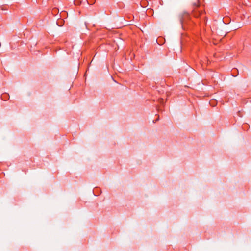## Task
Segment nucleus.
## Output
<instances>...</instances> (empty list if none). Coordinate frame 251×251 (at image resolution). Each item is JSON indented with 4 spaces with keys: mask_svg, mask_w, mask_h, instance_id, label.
Here are the masks:
<instances>
[{
    "mask_svg": "<svg viewBox=\"0 0 251 251\" xmlns=\"http://www.w3.org/2000/svg\"><path fill=\"white\" fill-rule=\"evenodd\" d=\"M193 14H194V15L195 16H196V17H197V16H197V15L195 13V12H194Z\"/></svg>",
    "mask_w": 251,
    "mask_h": 251,
    "instance_id": "3",
    "label": "nucleus"
},
{
    "mask_svg": "<svg viewBox=\"0 0 251 251\" xmlns=\"http://www.w3.org/2000/svg\"><path fill=\"white\" fill-rule=\"evenodd\" d=\"M95 2V0H87V3L88 4L90 5H92L94 4Z\"/></svg>",
    "mask_w": 251,
    "mask_h": 251,
    "instance_id": "1",
    "label": "nucleus"
},
{
    "mask_svg": "<svg viewBox=\"0 0 251 251\" xmlns=\"http://www.w3.org/2000/svg\"><path fill=\"white\" fill-rule=\"evenodd\" d=\"M194 5L195 6H196V7H198V6H199V3H198V2H197V3H194Z\"/></svg>",
    "mask_w": 251,
    "mask_h": 251,
    "instance_id": "2",
    "label": "nucleus"
}]
</instances>
